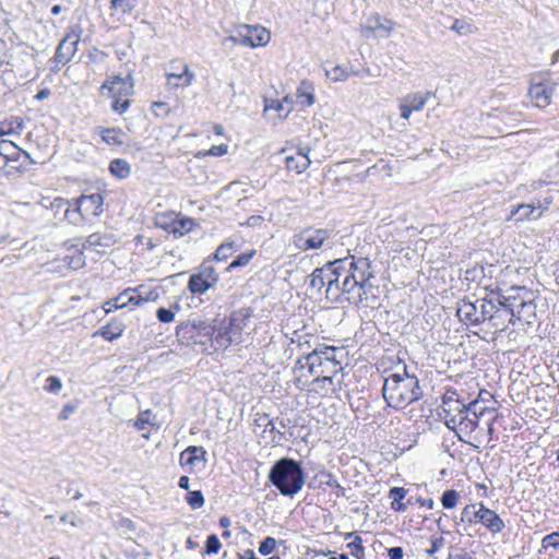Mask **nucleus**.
<instances>
[{
	"label": "nucleus",
	"instance_id": "56",
	"mask_svg": "<svg viewBox=\"0 0 559 559\" xmlns=\"http://www.w3.org/2000/svg\"><path fill=\"white\" fill-rule=\"evenodd\" d=\"M62 388L61 380L56 376H49L46 379L45 390L49 392H59Z\"/></svg>",
	"mask_w": 559,
	"mask_h": 559
},
{
	"label": "nucleus",
	"instance_id": "62",
	"mask_svg": "<svg viewBox=\"0 0 559 559\" xmlns=\"http://www.w3.org/2000/svg\"><path fill=\"white\" fill-rule=\"evenodd\" d=\"M345 275H337V282L334 288V299L336 300L340 294H344Z\"/></svg>",
	"mask_w": 559,
	"mask_h": 559
},
{
	"label": "nucleus",
	"instance_id": "60",
	"mask_svg": "<svg viewBox=\"0 0 559 559\" xmlns=\"http://www.w3.org/2000/svg\"><path fill=\"white\" fill-rule=\"evenodd\" d=\"M150 416H151V412L150 411L141 413L139 415L138 419L135 420V424H134L135 427L139 430L145 429L146 425L150 424Z\"/></svg>",
	"mask_w": 559,
	"mask_h": 559
},
{
	"label": "nucleus",
	"instance_id": "49",
	"mask_svg": "<svg viewBox=\"0 0 559 559\" xmlns=\"http://www.w3.org/2000/svg\"><path fill=\"white\" fill-rule=\"evenodd\" d=\"M187 502L192 509H199L204 504V496L200 490L189 491L187 493Z\"/></svg>",
	"mask_w": 559,
	"mask_h": 559
},
{
	"label": "nucleus",
	"instance_id": "26",
	"mask_svg": "<svg viewBox=\"0 0 559 559\" xmlns=\"http://www.w3.org/2000/svg\"><path fill=\"white\" fill-rule=\"evenodd\" d=\"M476 407V402L467 404L465 408L466 413H463L464 419L460 421V424L463 423L461 433H471L478 426V413Z\"/></svg>",
	"mask_w": 559,
	"mask_h": 559
},
{
	"label": "nucleus",
	"instance_id": "21",
	"mask_svg": "<svg viewBox=\"0 0 559 559\" xmlns=\"http://www.w3.org/2000/svg\"><path fill=\"white\" fill-rule=\"evenodd\" d=\"M159 225L171 233L175 237H181L193 228L194 221L188 217H177L169 224L165 223Z\"/></svg>",
	"mask_w": 559,
	"mask_h": 559
},
{
	"label": "nucleus",
	"instance_id": "38",
	"mask_svg": "<svg viewBox=\"0 0 559 559\" xmlns=\"http://www.w3.org/2000/svg\"><path fill=\"white\" fill-rule=\"evenodd\" d=\"M313 336L310 334H299L297 331L293 333L290 344H295L301 353H308V349H313L311 345Z\"/></svg>",
	"mask_w": 559,
	"mask_h": 559
},
{
	"label": "nucleus",
	"instance_id": "6",
	"mask_svg": "<svg viewBox=\"0 0 559 559\" xmlns=\"http://www.w3.org/2000/svg\"><path fill=\"white\" fill-rule=\"evenodd\" d=\"M461 521L469 524L481 523L492 533H500L506 526L499 514L483 503L467 504L462 510Z\"/></svg>",
	"mask_w": 559,
	"mask_h": 559
},
{
	"label": "nucleus",
	"instance_id": "57",
	"mask_svg": "<svg viewBox=\"0 0 559 559\" xmlns=\"http://www.w3.org/2000/svg\"><path fill=\"white\" fill-rule=\"evenodd\" d=\"M152 110L157 117H166L170 112L168 104L163 102H155L152 105Z\"/></svg>",
	"mask_w": 559,
	"mask_h": 559
},
{
	"label": "nucleus",
	"instance_id": "52",
	"mask_svg": "<svg viewBox=\"0 0 559 559\" xmlns=\"http://www.w3.org/2000/svg\"><path fill=\"white\" fill-rule=\"evenodd\" d=\"M316 479L319 480L320 486L334 487L337 486V480L333 477L330 472L322 471L316 475Z\"/></svg>",
	"mask_w": 559,
	"mask_h": 559
},
{
	"label": "nucleus",
	"instance_id": "55",
	"mask_svg": "<svg viewBox=\"0 0 559 559\" xmlns=\"http://www.w3.org/2000/svg\"><path fill=\"white\" fill-rule=\"evenodd\" d=\"M463 419H464L463 414H460L459 416L448 418L444 424L449 429L454 430L460 436L461 427L463 426V423L460 424V421Z\"/></svg>",
	"mask_w": 559,
	"mask_h": 559
},
{
	"label": "nucleus",
	"instance_id": "63",
	"mask_svg": "<svg viewBox=\"0 0 559 559\" xmlns=\"http://www.w3.org/2000/svg\"><path fill=\"white\" fill-rule=\"evenodd\" d=\"M388 555L390 559H402L403 549L401 547H392L388 550Z\"/></svg>",
	"mask_w": 559,
	"mask_h": 559
},
{
	"label": "nucleus",
	"instance_id": "15",
	"mask_svg": "<svg viewBox=\"0 0 559 559\" xmlns=\"http://www.w3.org/2000/svg\"><path fill=\"white\" fill-rule=\"evenodd\" d=\"M116 243V238L112 234H91L83 243V249H92L97 253L104 254L106 249L112 247Z\"/></svg>",
	"mask_w": 559,
	"mask_h": 559
},
{
	"label": "nucleus",
	"instance_id": "30",
	"mask_svg": "<svg viewBox=\"0 0 559 559\" xmlns=\"http://www.w3.org/2000/svg\"><path fill=\"white\" fill-rule=\"evenodd\" d=\"M204 455L205 451L202 447L190 445L180 454V462L182 465H194L195 462L202 460Z\"/></svg>",
	"mask_w": 559,
	"mask_h": 559
},
{
	"label": "nucleus",
	"instance_id": "32",
	"mask_svg": "<svg viewBox=\"0 0 559 559\" xmlns=\"http://www.w3.org/2000/svg\"><path fill=\"white\" fill-rule=\"evenodd\" d=\"M407 490L403 487H392L389 491V498L392 499L391 508L395 512H404L407 508L402 500L405 498Z\"/></svg>",
	"mask_w": 559,
	"mask_h": 559
},
{
	"label": "nucleus",
	"instance_id": "37",
	"mask_svg": "<svg viewBox=\"0 0 559 559\" xmlns=\"http://www.w3.org/2000/svg\"><path fill=\"white\" fill-rule=\"evenodd\" d=\"M326 76L334 82H343L348 79L350 74H358V71H348L343 66H334L331 69H325Z\"/></svg>",
	"mask_w": 559,
	"mask_h": 559
},
{
	"label": "nucleus",
	"instance_id": "17",
	"mask_svg": "<svg viewBox=\"0 0 559 559\" xmlns=\"http://www.w3.org/2000/svg\"><path fill=\"white\" fill-rule=\"evenodd\" d=\"M50 207L56 215L62 213L63 218L70 224L75 226L81 225V217L75 213V207H72L67 199L56 198L51 202Z\"/></svg>",
	"mask_w": 559,
	"mask_h": 559
},
{
	"label": "nucleus",
	"instance_id": "53",
	"mask_svg": "<svg viewBox=\"0 0 559 559\" xmlns=\"http://www.w3.org/2000/svg\"><path fill=\"white\" fill-rule=\"evenodd\" d=\"M321 274H324L323 271L317 267L310 275V286L312 288H317L318 290H321L323 287H325V282L322 281Z\"/></svg>",
	"mask_w": 559,
	"mask_h": 559
},
{
	"label": "nucleus",
	"instance_id": "23",
	"mask_svg": "<svg viewBox=\"0 0 559 559\" xmlns=\"http://www.w3.org/2000/svg\"><path fill=\"white\" fill-rule=\"evenodd\" d=\"M308 152L309 150H307V152L300 150L298 151L297 155L286 156L285 165L287 169L295 170L297 174L305 171L311 163L308 157Z\"/></svg>",
	"mask_w": 559,
	"mask_h": 559
},
{
	"label": "nucleus",
	"instance_id": "28",
	"mask_svg": "<svg viewBox=\"0 0 559 559\" xmlns=\"http://www.w3.org/2000/svg\"><path fill=\"white\" fill-rule=\"evenodd\" d=\"M519 308L514 312V318L520 321H524L527 324H531L536 317L535 310L536 305L533 299H525V301H521L519 304Z\"/></svg>",
	"mask_w": 559,
	"mask_h": 559
},
{
	"label": "nucleus",
	"instance_id": "50",
	"mask_svg": "<svg viewBox=\"0 0 559 559\" xmlns=\"http://www.w3.org/2000/svg\"><path fill=\"white\" fill-rule=\"evenodd\" d=\"M114 102L111 104V109L119 115L124 114L130 107V100L124 96H111Z\"/></svg>",
	"mask_w": 559,
	"mask_h": 559
},
{
	"label": "nucleus",
	"instance_id": "1",
	"mask_svg": "<svg viewBox=\"0 0 559 559\" xmlns=\"http://www.w3.org/2000/svg\"><path fill=\"white\" fill-rule=\"evenodd\" d=\"M341 275H345L344 294L355 304L367 299L373 287L370 281L374 277L371 261L368 258L355 259L353 255L340 259Z\"/></svg>",
	"mask_w": 559,
	"mask_h": 559
},
{
	"label": "nucleus",
	"instance_id": "36",
	"mask_svg": "<svg viewBox=\"0 0 559 559\" xmlns=\"http://www.w3.org/2000/svg\"><path fill=\"white\" fill-rule=\"evenodd\" d=\"M188 286L191 293L203 294L206 290H209L213 285L197 273L190 276Z\"/></svg>",
	"mask_w": 559,
	"mask_h": 559
},
{
	"label": "nucleus",
	"instance_id": "45",
	"mask_svg": "<svg viewBox=\"0 0 559 559\" xmlns=\"http://www.w3.org/2000/svg\"><path fill=\"white\" fill-rule=\"evenodd\" d=\"M347 548H349L353 557L356 559H362L365 548L362 546V538L359 535H355V538L347 544Z\"/></svg>",
	"mask_w": 559,
	"mask_h": 559
},
{
	"label": "nucleus",
	"instance_id": "34",
	"mask_svg": "<svg viewBox=\"0 0 559 559\" xmlns=\"http://www.w3.org/2000/svg\"><path fill=\"white\" fill-rule=\"evenodd\" d=\"M109 170L115 177L124 179L130 176L131 166L126 159L116 158L110 162Z\"/></svg>",
	"mask_w": 559,
	"mask_h": 559
},
{
	"label": "nucleus",
	"instance_id": "29",
	"mask_svg": "<svg viewBox=\"0 0 559 559\" xmlns=\"http://www.w3.org/2000/svg\"><path fill=\"white\" fill-rule=\"evenodd\" d=\"M537 209L531 204H520L513 211H511L509 219H515L518 222H523L526 219H537L542 216V211L538 212L537 215L534 216V213Z\"/></svg>",
	"mask_w": 559,
	"mask_h": 559
},
{
	"label": "nucleus",
	"instance_id": "10",
	"mask_svg": "<svg viewBox=\"0 0 559 559\" xmlns=\"http://www.w3.org/2000/svg\"><path fill=\"white\" fill-rule=\"evenodd\" d=\"M430 93H413L404 96L400 104L401 117L408 120L413 112L421 111Z\"/></svg>",
	"mask_w": 559,
	"mask_h": 559
},
{
	"label": "nucleus",
	"instance_id": "58",
	"mask_svg": "<svg viewBox=\"0 0 559 559\" xmlns=\"http://www.w3.org/2000/svg\"><path fill=\"white\" fill-rule=\"evenodd\" d=\"M157 319L163 323L171 322L175 318V313L167 308H158L156 311Z\"/></svg>",
	"mask_w": 559,
	"mask_h": 559
},
{
	"label": "nucleus",
	"instance_id": "51",
	"mask_svg": "<svg viewBox=\"0 0 559 559\" xmlns=\"http://www.w3.org/2000/svg\"><path fill=\"white\" fill-rule=\"evenodd\" d=\"M276 539L271 537V536H267L265 537L259 545V552L262 555V556H267L270 555L271 552H273V550L275 549L276 547Z\"/></svg>",
	"mask_w": 559,
	"mask_h": 559
},
{
	"label": "nucleus",
	"instance_id": "14",
	"mask_svg": "<svg viewBox=\"0 0 559 559\" xmlns=\"http://www.w3.org/2000/svg\"><path fill=\"white\" fill-rule=\"evenodd\" d=\"M340 259L334 261L326 262L322 267L324 274L322 275V281L325 282V296L328 298L334 299V288L337 282V275L341 274Z\"/></svg>",
	"mask_w": 559,
	"mask_h": 559
},
{
	"label": "nucleus",
	"instance_id": "64",
	"mask_svg": "<svg viewBox=\"0 0 559 559\" xmlns=\"http://www.w3.org/2000/svg\"><path fill=\"white\" fill-rule=\"evenodd\" d=\"M237 559H259L252 549H246L243 552L237 554Z\"/></svg>",
	"mask_w": 559,
	"mask_h": 559
},
{
	"label": "nucleus",
	"instance_id": "46",
	"mask_svg": "<svg viewBox=\"0 0 559 559\" xmlns=\"http://www.w3.org/2000/svg\"><path fill=\"white\" fill-rule=\"evenodd\" d=\"M98 334L107 341H114L121 336L122 329L119 326L114 328V326L107 324V325H104L100 328V330L98 331Z\"/></svg>",
	"mask_w": 559,
	"mask_h": 559
},
{
	"label": "nucleus",
	"instance_id": "35",
	"mask_svg": "<svg viewBox=\"0 0 559 559\" xmlns=\"http://www.w3.org/2000/svg\"><path fill=\"white\" fill-rule=\"evenodd\" d=\"M99 135L102 140L106 142L108 145L121 146L123 144V141L121 139L123 132L120 129L100 128Z\"/></svg>",
	"mask_w": 559,
	"mask_h": 559
},
{
	"label": "nucleus",
	"instance_id": "7",
	"mask_svg": "<svg viewBox=\"0 0 559 559\" xmlns=\"http://www.w3.org/2000/svg\"><path fill=\"white\" fill-rule=\"evenodd\" d=\"M331 238V230L308 226L296 233L292 238V246L299 251L322 249Z\"/></svg>",
	"mask_w": 559,
	"mask_h": 559
},
{
	"label": "nucleus",
	"instance_id": "54",
	"mask_svg": "<svg viewBox=\"0 0 559 559\" xmlns=\"http://www.w3.org/2000/svg\"><path fill=\"white\" fill-rule=\"evenodd\" d=\"M543 547L545 549L552 547L555 549H559V533H551L546 535L542 540Z\"/></svg>",
	"mask_w": 559,
	"mask_h": 559
},
{
	"label": "nucleus",
	"instance_id": "3",
	"mask_svg": "<svg viewBox=\"0 0 559 559\" xmlns=\"http://www.w3.org/2000/svg\"><path fill=\"white\" fill-rule=\"evenodd\" d=\"M344 348L319 344L305 355L307 369L310 376L316 377L318 383H332L333 376L342 370Z\"/></svg>",
	"mask_w": 559,
	"mask_h": 559
},
{
	"label": "nucleus",
	"instance_id": "33",
	"mask_svg": "<svg viewBox=\"0 0 559 559\" xmlns=\"http://www.w3.org/2000/svg\"><path fill=\"white\" fill-rule=\"evenodd\" d=\"M312 85L306 81H302L300 86L296 91V97L300 105L311 106L314 104V95L312 93Z\"/></svg>",
	"mask_w": 559,
	"mask_h": 559
},
{
	"label": "nucleus",
	"instance_id": "8",
	"mask_svg": "<svg viewBox=\"0 0 559 559\" xmlns=\"http://www.w3.org/2000/svg\"><path fill=\"white\" fill-rule=\"evenodd\" d=\"M73 201L75 213L81 217V225L90 216H99L103 213L104 200L99 193L83 194Z\"/></svg>",
	"mask_w": 559,
	"mask_h": 559
},
{
	"label": "nucleus",
	"instance_id": "42",
	"mask_svg": "<svg viewBox=\"0 0 559 559\" xmlns=\"http://www.w3.org/2000/svg\"><path fill=\"white\" fill-rule=\"evenodd\" d=\"M136 0H111L110 5L112 9L121 12L122 14H128L133 11L135 8Z\"/></svg>",
	"mask_w": 559,
	"mask_h": 559
},
{
	"label": "nucleus",
	"instance_id": "22",
	"mask_svg": "<svg viewBox=\"0 0 559 559\" xmlns=\"http://www.w3.org/2000/svg\"><path fill=\"white\" fill-rule=\"evenodd\" d=\"M224 323L225 320L222 321L219 325L214 324V333L209 334L207 336L215 344V349H226L235 342V338L233 340V337L227 334V330L225 329Z\"/></svg>",
	"mask_w": 559,
	"mask_h": 559
},
{
	"label": "nucleus",
	"instance_id": "41",
	"mask_svg": "<svg viewBox=\"0 0 559 559\" xmlns=\"http://www.w3.org/2000/svg\"><path fill=\"white\" fill-rule=\"evenodd\" d=\"M16 145L11 141L2 140L0 141V156L5 159V163L10 159H14V156L17 155Z\"/></svg>",
	"mask_w": 559,
	"mask_h": 559
},
{
	"label": "nucleus",
	"instance_id": "5",
	"mask_svg": "<svg viewBox=\"0 0 559 559\" xmlns=\"http://www.w3.org/2000/svg\"><path fill=\"white\" fill-rule=\"evenodd\" d=\"M271 39L270 32L260 25H240L236 35L223 38L222 46L230 48L237 44L252 48L265 46Z\"/></svg>",
	"mask_w": 559,
	"mask_h": 559
},
{
	"label": "nucleus",
	"instance_id": "12",
	"mask_svg": "<svg viewBox=\"0 0 559 559\" xmlns=\"http://www.w3.org/2000/svg\"><path fill=\"white\" fill-rule=\"evenodd\" d=\"M466 404H464L462 401L457 399V394L455 392H447L442 397V413L440 414V416L443 418V421L445 423L448 418L466 413Z\"/></svg>",
	"mask_w": 559,
	"mask_h": 559
},
{
	"label": "nucleus",
	"instance_id": "20",
	"mask_svg": "<svg viewBox=\"0 0 559 559\" xmlns=\"http://www.w3.org/2000/svg\"><path fill=\"white\" fill-rule=\"evenodd\" d=\"M364 28L367 32L378 36H388L393 28V23L389 20L382 19L379 15L371 16L367 20Z\"/></svg>",
	"mask_w": 559,
	"mask_h": 559
},
{
	"label": "nucleus",
	"instance_id": "61",
	"mask_svg": "<svg viewBox=\"0 0 559 559\" xmlns=\"http://www.w3.org/2000/svg\"><path fill=\"white\" fill-rule=\"evenodd\" d=\"M444 545V538L443 537H436L431 540V547L427 550V554L432 556L437 551L441 549Z\"/></svg>",
	"mask_w": 559,
	"mask_h": 559
},
{
	"label": "nucleus",
	"instance_id": "48",
	"mask_svg": "<svg viewBox=\"0 0 559 559\" xmlns=\"http://www.w3.org/2000/svg\"><path fill=\"white\" fill-rule=\"evenodd\" d=\"M221 547H222V544H221L217 535L211 534L210 536H207V539L205 542V548H204L203 554L204 555H215L219 551Z\"/></svg>",
	"mask_w": 559,
	"mask_h": 559
},
{
	"label": "nucleus",
	"instance_id": "19",
	"mask_svg": "<svg viewBox=\"0 0 559 559\" xmlns=\"http://www.w3.org/2000/svg\"><path fill=\"white\" fill-rule=\"evenodd\" d=\"M499 306L497 302V297H491L490 299L480 298L477 299V317L474 318V322L476 324L488 322L490 316L496 312V308Z\"/></svg>",
	"mask_w": 559,
	"mask_h": 559
},
{
	"label": "nucleus",
	"instance_id": "59",
	"mask_svg": "<svg viewBox=\"0 0 559 559\" xmlns=\"http://www.w3.org/2000/svg\"><path fill=\"white\" fill-rule=\"evenodd\" d=\"M224 326L225 329L227 330V334L230 335V337H233V340L235 338V342L234 344H239L242 342V338H241V332L242 330L236 328V326H231L229 324V321L224 323Z\"/></svg>",
	"mask_w": 559,
	"mask_h": 559
},
{
	"label": "nucleus",
	"instance_id": "47",
	"mask_svg": "<svg viewBox=\"0 0 559 559\" xmlns=\"http://www.w3.org/2000/svg\"><path fill=\"white\" fill-rule=\"evenodd\" d=\"M459 499V492L453 489L445 490L441 497V503L445 509H453Z\"/></svg>",
	"mask_w": 559,
	"mask_h": 559
},
{
	"label": "nucleus",
	"instance_id": "2",
	"mask_svg": "<svg viewBox=\"0 0 559 559\" xmlns=\"http://www.w3.org/2000/svg\"><path fill=\"white\" fill-rule=\"evenodd\" d=\"M382 395L388 406L401 409L423 397V390L418 378L409 374L406 366L402 372H394L384 379Z\"/></svg>",
	"mask_w": 559,
	"mask_h": 559
},
{
	"label": "nucleus",
	"instance_id": "43",
	"mask_svg": "<svg viewBox=\"0 0 559 559\" xmlns=\"http://www.w3.org/2000/svg\"><path fill=\"white\" fill-rule=\"evenodd\" d=\"M249 313L247 310H239L237 312H234L231 317L229 318V324L231 326H236L240 330H243L247 325V321L249 319Z\"/></svg>",
	"mask_w": 559,
	"mask_h": 559
},
{
	"label": "nucleus",
	"instance_id": "16",
	"mask_svg": "<svg viewBox=\"0 0 559 559\" xmlns=\"http://www.w3.org/2000/svg\"><path fill=\"white\" fill-rule=\"evenodd\" d=\"M79 38L67 35L58 45L55 53V62L66 64L76 52Z\"/></svg>",
	"mask_w": 559,
	"mask_h": 559
},
{
	"label": "nucleus",
	"instance_id": "4",
	"mask_svg": "<svg viewBox=\"0 0 559 559\" xmlns=\"http://www.w3.org/2000/svg\"><path fill=\"white\" fill-rule=\"evenodd\" d=\"M267 478L282 496L293 498L304 488L306 473L299 461L282 457L272 465Z\"/></svg>",
	"mask_w": 559,
	"mask_h": 559
},
{
	"label": "nucleus",
	"instance_id": "40",
	"mask_svg": "<svg viewBox=\"0 0 559 559\" xmlns=\"http://www.w3.org/2000/svg\"><path fill=\"white\" fill-rule=\"evenodd\" d=\"M198 274H200L203 278H205L213 286L218 281V274L216 273L215 269L211 265V263L207 261L202 263Z\"/></svg>",
	"mask_w": 559,
	"mask_h": 559
},
{
	"label": "nucleus",
	"instance_id": "44",
	"mask_svg": "<svg viewBox=\"0 0 559 559\" xmlns=\"http://www.w3.org/2000/svg\"><path fill=\"white\" fill-rule=\"evenodd\" d=\"M257 251L254 249L243 252L239 254L229 265L228 270L246 266L249 264V262L252 260V258L255 255Z\"/></svg>",
	"mask_w": 559,
	"mask_h": 559
},
{
	"label": "nucleus",
	"instance_id": "27",
	"mask_svg": "<svg viewBox=\"0 0 559 559\" xmlns=\"http://www.w3.org/2000/svg\"><path fill=\"white\" fill-rule=\"evenodd\" d=\"M142 301H146V300L143 299L135 292H133V290H124L123 293L118 295L116 298H114L111 301H109L108 304L112 308L119 309V308L127 307L130 304L140 305Z\"/></svg>",
	"mask_w": 559,
	"mask_h": 559
},
{
	"label": "nucleus",
	"instance_id": "13",
	"mask_svg": "<svg viewBox=\"0 0 559 559\" xmlns=\"http://www.w3.org/2000/svg\"><path fill=\"white\" fill-rule=\"evenodd\" d=\"M555 85L550 82L533 83L530 87L528 95L535 102L537 107H546L550 104Z\"/></svg>",
	"mask_w": 559,
	"mask_h": 559
},
{
	"label": "nucleus",
	"instance_id": "24",
	"mask_svg": "<svg viewBox=\"0 0 559 559\" xmlns=\"http://www.w3.org/2000/svg\"><path fill=\"white\" fill-rule=\"evenodd\" d=\"M477 299L472 301L469 298H464L457 304V316L460 320L476 324L474 318L477 317Z\"/></svg>",
	"mask_w": 559,
	"mask_h": 559
},
{
	"label": "nucleus",
	"instance_id": "25",
	"mask_svg": "<svg viewBox=\"0 0 559 559\" xmlns=\"http://www.w3.org/2000/svg\"><path fill=\"white\" fill-rule=\"evenodd\" d=\"M194 79V73L190 71L187 63L183 64L181 73H167V84L171 87H186L189 86Z\"/></svg>",
	"mask_w": 559,
	"mask_h": 559
},
{
	"label": "nucleus",
	"instance_id": "18",
	"mask_svg": "<svg viewBox=\"0 0 559 559\" xmlns=\"http://www.w3.org/2000/svg\"><path fill=\"white\" fill-rule=\"evenodd\" d=\"M496 312L497 313H492L490 316V319L487 322L489 328L495 332H503L507 330L509 324H514V317H511V312L506 310L503 307L497 306Z\"/></svg>",
	"mask_w": 559,
	"mask_h": 559
},
{
	"label": "nucleus",
	"instance_id": "39",
	"mask_svg": "<svg viewBox=\"0 0 559 559\" xmlns=\"http://www.w3.org/2000/svg\"><path fill=\"white\" fill-rule=\"evenodd\" d=\"M236 250L237 246L234 241L224 242L216 249L214 259L216 261H226Z\"/></svg>",
	"mask_w": 559,
	"mask_h": 559
},
{
	"label": "nucleus",
	"instance_id": "11",
	"mask_svg": "<svg viewBox=\"0 0 559 559\" xmlns=\"http://www.w3.org/2000/svg\"><path fill=\"white\" fill-rule=\"evenodd\" d=\"M507 293V295L498 294L496 296L497 302L499 306L511 312V317H514L515 310L520 307L519 304H521V301H525L526 299L524 296H522V293L527 294V290L524 287L514 286L511 287Z\"/></svg>",
	"mask_w": 559,
	"mask_h": 559
},
{
	"label": "nucleus",
	"instance_id": "31",
	"mask_svg": "<svg viewBox=\"0 0 559 559\" xmlns=\"http://www.w3.org/2000/svg\"><path fill=\"white\" fill-rule=\"evenodd\" d=\"M213 325L214 324H211L204 320L193 319V320L188 321V323H186V324H181L180 329H182V330L190 329L191 331H197L200 335L209 336V334L214 333Z\"/></svg>",
	"mask_w": 559,
	"mask_h": 559
},
{
	"label": "nucleus",
	"instance_id": "9",
	"mask_svg": "<svg viewBox=\"0 0 559 559\" xmlns=\"http://www.w3.org/2000/svg\"><path fill=\"white\" fill-rule=\"evenodd\" d=\"M100 90H107L109 96L129 97L133 93V79L130 74L126 78L116 75L104 82Z\"/></svg>",
	"mask_w": 559,
	"mask_h": 559
}]
</instances>
